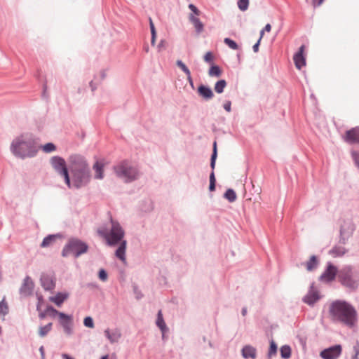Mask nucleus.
I'll use <instances>...</instances> for the list:
<instances>
[{
	"instance_id": "3c124183",
	"label": "nucleus",
	"mask_w": 359,
	"mask_h": 359,
	"mask_svg": "<svg viewBox=\"0 0 359 359\" xmlns=\"http://www.w3.org/2000/svg\"><path fill=\"white\" fill-rule=\"evenodd\" d=\"M216 180L215 177L214 172L212 171L210 175V182L215 183Z\"/></svg>"
},
{
	"instance_id": "79ce46f5",
	"label": "nucleus",
	"mask_w": 359,
	"mask_h": 359,
	"mask_svg": "<svg viewBox=\"0 0 359 359\" xmlns=\"http://www.w3.org/2000/svg\"><path fill=\"white\" fill-rule=\"evenodd\" d=\"M83 324L86 327L89 328L94 327V323L93 318L90 316L86 317L83 320Z\"/></svg>"
},
{
	"instance_id": "473e14b6",
	"label": "nucleus",
	"mask_w": 359,
	"mask_h": 359,
	"mask_svg": "<svg viewBox=\"0 0 359 359\" xmlns=\"http://www.w3.org/2000/svg\"><path fill=\"white\" fill-rule=\"evenodd\" d=\"M224 197L230 202H233L236 199V194L233 189H229L224 194Z\"/></svg>"
},
{
	"instance_id": "f03ea898",
	"label": "nucleus",
	"mask_w": 359,
	"mask_h": 359,
	"mask_svg": "<svg viewBox=\"0 0 359 359\" xmlns=\"http://www.w3.org/2000/svg\"><path fill=\"white\" fill-rule=\"evenodd\" d=\"M111 228L109 233L104 229H100L97 233L100 236L105 238L109 245H115L121 242L119 247L116 251V256L122 262L126 261L125 252L126 249V241L123 240L124 237V231L120 224L111 219Z\"/></svg>"
},
{
	"instance_id": "864d4df0",
	"label": "nucleus",
	"mask_w": 359,
	"mask_h": 359,
	"mask_svg": "<svg viewBox=\"0 0 359 359\" xmlns=\"http://www.w3.org/2000/svg\"><path fill=\"white\" fill-rule=\"evenodd\" d=\"M265 32H269L271 29V26L270 24L266 25L265 27L263 29Z\"/></svg>"
},
{
	"instance_id": "39448f33",
	"label": "nucleus",
	"mask_w": 359,
	"mask_h": 359,
	"mask_svg": "<svg viewBox=\"0 0 359 359\" xmlns=\"http://www.w3.org/2000/svg\"><path fill=\"white\" fill-rule=\"evenodd\" d=\"M338 280L346 287L355 289L359 285V273L350 266H345L339 271Z\"/></svg>"
},
{
	"instance_id": "7c9ffc66",
	"label": "nucleus",
	"mask_w": 359,
	"mask_h": 359,
	"mask_svg": "<svg viewBox=\"0 0 359 359\" xmlns=\"http://www.w3.org/2000/svg\"><path fill=\"white\" fill-rule=\"evenodd\" d=\"M55 236L50 235L46 237L41 244V247L46 248L50 245L55 241Z\"/></svg>"
},
{
	"instance_id": "ea45409f",
	"label": "nucleus",
	"mask_w": 359,
	"mask_h": 359,
	"mask_svg": "<svg viewBox=\"0 0 359 359\" xmlns=\"http://www.w3.org/2000/svg\"><path fill=\"white\" fill-rule=\"evenodd\" d=\"M277 351V346L275 344V342L272 340L270 343V347L269 350V357L271 358L273 355H274L276 353Z\"/></svg>"
},
{
	"instance_id": "e433bc0d",
	"label": "nucleus",
	"mask_w": 359,
	"mask_h": 359,
	"mask_svg": "<svg viewBox=\"0 0 359 359\" xmlns=\"http://www.w3.org/2000/svg\"><path fill=\"white\" fill-rule=\"evenodd\" d=\"M224 41L230 48L233 50H237L238 48L237 43L229 38H225Z\"/></svg>"
},
{
	"instance_id": "1a4fd4ad",
	"label": "nucleus",
	"mask_w": 359,
	"mask_h": 359,
	"mask_svg": "<svg viewBox=\"0 0 359 359\" xmlns=\"http://www.w3.org/2000/svg\"><path fill=\"white\" fill-rule=\"evenodd\" d=\"M354 225L351 221H344L340 229V242L345 244L354 231Z\"/></svg>"
},
{
	"instance_id": "0eeeda50",
	"label": "nucleus",
	"mask_w": 359,
	"mask_h": 359,
	"mask_svg": "<svg viewBox=\"0 0 359 359\" xmlns=\"http://www.w3.org/2000/svg\"><path fill=\"white\" fill-rule=\"evenodd\" d=\"M87 250L88 245L85 243L77 239H72L64 248L62 255L63 257L73 255L74 257H77L86 252Z\"/></svg>"
},
{
	"instance_id": "6e6552de",
	"label": "nucleus",
	"mask_w": 359,
	"mask_h": 359,
	"mask_svg": "<svg viewBox=\"0 0 359 359\" xmlns=\"http://www.w3.org/2000/svg\"><path fill=\"white\" fill-rule=\"evenodd\" d=\"M50 163L53 168L60 175H62L64 178L65 183L70 188L71 187V182L69 179V176L68 174V170L66 167L65 161L59 156H53L50 159Z\"/></svg>"
},
{
	"instance_id": "ddd939ff",
	"label": "nucleus",
	"mask_w": 359,
	"mask_h": 359,
	"mask_svg": "<svg viewBox=\"0 0 359 359\" xmlns=\"http://www.w3.org/2000/svg\"><path fill=\"white\" fill-rule=\"evenodd\" d=\"M59 322L60 325L62 326L64 331L66 334L70 335L72 334V319L70 316H67L64 313H59Z\"/></svg>"
},
{
	"instance_id": "052dcab7",
	"label": "nucleus",
	"mask_w": 359,
	"mask_h": 359,
	"mask_svg": "<svg viewBox=\"0 0 359 359\" xmlns=\"http://www.w3.org/2000/svg\"><path fill=\"white\" fill-rule=\"evenodd\" d=\"M42 301V299L41 297H39V304L37 305V309H39V307H40V303Z\"/></svg>"
},
{
	"instance_id": "bf43d9fd",
	"label": "nucleus",
	"mask_w": 359,
	"mask_h": 359,
	"mask_svg": "<svg viewBox=\"0 0 359 359\" xmlns=\"http://www.w3.org/2000/svg\"><path fill=\"white\" fill-rule=\"evenodd\" d=\"M47 314H46V313L45 311L44 313H40L39 316H40L41 318H43Z\"/></svg>"
},
{
	"instance_id": "20e7f679",
	"label": "nucleus",
	"mask_w": 359,
	"mask_h": 359,
	"mask_svg": "<svg viewBox=\"0 0 359 359\" xmlns=\"http://www.w3.org/2000/svg\"><path fill=\"white\" fill-rule=\"evenodd\" d=\"M11 151L14 156L22 159L32 158L38 152L39 146L32 137L21 135L11 142Z\"/></svg>"
},
{
	"instance_id": "58836bf2",
	"label": "nucleus",
	"mask_w": 359,
	"mask_h": 359,
	"mask_svg": "<svg viewBox=\"0 0 359 359\" xmlns=\"http://www.w3.org/2000/svg\"><path fill=\"white\" fill-rule=\"evenodd\" d=\"M46 313L47 315H48V316H50L51 317H55V315L59 316V313L60 312L57 311L53 307L49 306H47V308L46 309Z\"/></svg>"
},
{
	"instance_id": "5701e85b",
	"label": "nucleus",
	"mask_w": 359,
	"mask_h": 359,
	"mask_svg": "<svg viewBox=\"0 0 359 359\" xmlns=\"http://www.w3.org/2000/svg\"><path fill=\"white\" fill-rule=\"evenodd\" d=\"M104 165L102 163L97 161L94 165L93 169L95 170V177L96 179L101 180L103 178Z\"/></svg>"
},
{
	"instance_id": "bb28decb",
	"label": "nucleus",
	"mask_w": 359,
	"mask_h": 359,
	"mask_svg": "<svg viewBox=\"0 0 359 359\" xmlns=\"http://www.w3.org/2000/svg\"><path fill=\"white\" fill-rule=\"evenodd\" d=\"M318 265V260L316 256L313 255L309 261L306 262V266L308 271H313Z\"/></svg>"
},
{
	"instance_id": "8fccbe9b",
	"label": "nucleus",
	"mask_w": 359,
	"mask_h": 359,
	"mask_svg": "<svg viewBox=\"0 0 359 359\" xmlns=\"http://www.w3.org/2000/svg\"><path fill=\"white\" fill-rule=\"evenodd\" d=\"M260 43V41L258 40V41L253 46L252 48L254 52L257 53L259 50V46Z\"/></svg>"
},
{
	"instance_id": "f257e3e1",
	"label": "nucleus",
	"mask_w": 359,
	"mask_h": 359,
	"mask_svg": "<svg viewBox=\"0 0 359 359\" xmlns=\"http://www.w3.org/2000/svg\"><path fill=\"white\" fill-rule=\"evenodd\" d=\"M332 321L340 323L348 328H353L358 323V313L355 308L346 301L336 300L329 307Z\"/></svg>"
},
{
	"instance_id": "a18cd8bd",
	"label": "nucleus",
	"mask_w": 359,
	"mask_h": 359,
	"mask_svg": "<svg viewBox=\"0 0 359 359\" xmlns=\"http://www.w3.org/2000/svg\"><path fill=\"white\" fill-rule=\"evenodd\" d=\"M98 276L102 281H106L107 279V273L104 269L100 270Z\"/></svg>"
},
{
	"instance_id": "72a5a7b5",
	"label": "nucleus",
	"mask_w": 359,
	"mask_h": 359,
	"mask_svg": "<svg viewBox=\"0 0 359 359\" xmlns=\"http://www.w3.org/2000/svg\"><path fill=\"white\" fill-rule=\"evenodd\" d=\"M45 153H50L56 149V147L53 143H47L43 146H39Z\"/></svg>"
},
{
	"instance_id": "aec40b11",
	"label": "nucleus",
	"mask_w": 359,
	"mask_h": 359,
	"mask_svg": "<svg viewBox=\"0 0 359 359\" xmlns=\"http://www.w3.org/2000/svg\"><path fill=\"white\" fill-rule=\"evenodd\" d=\"M189 19L194 26V28L197 33H201L203 31V24L201 22V21L198 17L194 15L193 14H190L189 16Z\"/></svg>"
},
{
	"instance_id": "9b49d317",
	"label": "nucleus",
	"mask_w": 359,
	"mask_h": 359,
	"mask_svg": "<svg viewBox=\"0 0 359 359\" xmlns=\"http://www.w3.org/2000/svg\"><path fill=\"white\" fill-rule=\"evenodd\" d=\"M341 346L335 345L322 351L320 355L323 359H337L341 355Z\"/></svg>"
},
{
	"instance_id": "7ed1b4c3",
	"label": "nucleus",
	"mask_w": 359,
	"mask_h": 359,
	"mask_svg": "<svg viewBox=\"0 0 359 359\" xmlns=\"http://www.w3.org/2000/svg\"><path fill=\"white\" fill-rule=\"evenodd\" d=\"M69 163L73 186L80 188L86 185L90 180V172L86 160L82 156L75 155L70 156Z\"/></svg>"
},
{
	"instance_id": "de8ad7c7",
	"label": "nucleus",
	"mask_w": 359,
	"mask_h": 359,
	"mask_svg": "<svg viewBox=\"0 0 359 359\" xmlns=\"http://www.w3.org/2000/svg\"><path fill=\"white\" fill-rule=\"evenodd\" d=\"M352 156H353V158L356 165L359 168V154H358L355 151H353V152H352Z\"/></svg>"
},
{
	"instance_id": "c03bdc74",
	"label": "nucleus",
	"mask_w": 359,
	"mask_h": 359,
	"mask_svg": "<svg viewBox=\"0 0 359 359\" xmlns=\"http://www.w3.org/2000/svg\"><path fill=\"white\" fill-rule=\"evenodd\" d=\"M214 60V55L211 52H208L204 55V60L206 62L211 63Z\"/></svg>"
},
{
	"instance_id": "5fc2aeb1",
	"label": "nucleus",
	"mask_w": 359,
	"mask_h": 359,
	"mask_svg": "<svg viewBox=\"0 0 359 359\" xmlns=\"http://www.w3.org/2000/svg\"><path fill=\"white\" fill-rule=\"evenodd\" d=\"M209 189L210 191H213L215 189V183L210 182Z\"/></svg>"
},
{
	"instance_id": "680f3d73",
	"label": "nucleus",
	"mask_w": 359,
	"mask_h": 359,
	"mask_svg": "<svg viewBox=\"0 0 359 359\" xmlns=\"http://www.w3.org/2000/svg\"><path fill=\"white\" fill-rule=\"evenodd\" d=\"M247 310L245 308L243 309L242 310V314L243 316H245L246 314Z\"/></svg>"
},
{
	"instance_id": "412c9836",
	"label": "nucleus",
	"mask_w": 359,
	"mask_h": 359,
	"mask_svg": "<svg viewBox=\"0 0 359 359\" xmlns=\"http://www.w3.org/2000/svg\"><path fill=\"white\" fill-rule=\"evenodd\" d=\"M198 93L201 97H203V98H205L206 100H210V99L212 98L214 96V94H213L212 90L210 88L206 87L203 85H201L198 87Z\"/></svg>"
},
{
	"instance_id": "2f4dec72",
	"label": "nucleus",
	"mask_w": 359,
	"mask_h": 359,
	"mask_svg": "<svg viewBox=\"0 0 359 359\" xmlns=\"http://www.w3.org/2000/svg\"><path fill=\"white\" fill-rule=\"evenodd\" d=\"M280 355L282 358L287 359L291 355V348L289 346H283L280 348Z\"/></svg>"
},
{
	"instance_id": "4468645a",
	"label": "nucleus",
	"mask_w": 359,
	"mask_h": 359,
	"mask_svg": "<svg viewBox=\"0 0 359 359\" xmlns=\"http://www.w3.org/2000/svg\"><path fill=\"white\" fill-rule=\"evenodd\" d=\"M344 140L350 144H359V127L353 128L345 133Z\"/></svg>"
},
{
	"instance_id": "49530a36",
	"label": "nucleus",
	"mask_w": 359,
	"mask_h": 359,
	"mask_svg": "<svg viewBox=\"0 0 359 359\" xmlns=\"http://www.w3.org/2000/svg\"><path fill=\"white\" fill-rule=\"evenodd\" d=\"M353 351H354V356L353 359H358V356L359 355V342L356 341L355 344L353 346Z\"/></svg>"
},
{
	"instance_id": "37998d69",
	"label": "nucleus",
	"mask_w": 359,
	"mask_h": 359,
	"mask_svg": "<svg viewBox=\"0 0 359 359\" xmlns=\"http://www.w3.org/2000/svg\"><path fill=\"white\" fill-rule=\"evenodd\" d=\"M189 8L192 11L191 14L194 15L198 17L201 15V11L194 4H189Z\"/></svg>"
},
{
	"instance_id": "c756f323",
	"label": "nucleus",
	"mask_w": 359,
	"mask_h": 359,
	"mask_svg": "<svg viewBox=\"0 0 359 359\" xmlns=\"http://www.w3.org/2000/svg\"><path fill=\"white\" fill-rule=\"evenodd\" d=\"M226 82L225 81V80H223V79L219 80L215 85V90L217 93H222L224 91V89L226 87Z\"/></svg>"
},
{
	"instance_id": "6e6d98bb",
	"label": "nucleus",
	"mask_w": 359,
	"mask_h": 359,
	"mask_svg": "<svg viewBox=\"0 0 359 359\" xmlns=\"http://www.w3.org/2000/svg\"><path fill=\"white\" fill-rule=\"evenodd\" d=\"M39 351L41 354V358L42 359H44L45 358V354H44V348L43 346H41L40 348H39Z\"/></svg>"
},
{
	"instance_id": "f704fd0d",
	"label": "nucleus",
	"mask_w": 359,
	"mask_h": 359,
	"mask_svg": "<svg viewBox=\"0 0 359 359\" xmlns=\"http://www.w3.org/2000/svg\"><path fill=\"white\" fill-rule=\"evenodd\" d=\"M149 25H150V29H151V45L154 46L155 44V41H156V29H155V27H154V22H153L151 18H149Z\"/></svg>"
},
{
	"instance_id": "4c0bfd02",
	"label": "nucleus",
	"mask_w": 359,
	"mask_h": 359,
	"mask_svg": "<svg viewBox=\"0 0 359 359\" xmlns=\"http://www.w3.org/2000/svg\"><path fill=\"white\" fill-rule=\"evenodd\" d=\"M8 312V306L7 303L5 302V299H4L0 302V313L5 316Z\"/></svg>"
},
{
	"instance_id": "2eb2a0df",
	"label": "nucleus",
	"mask_w": 359,
	"mask_h": 359,
	"mask_svg": "<svg viewBox=\"0 0 359 359\" xmlns=\"http://www.w3.org/2000/svg\"><path fill=\"white\" fill-rule=\"evenodd\" d=\"M104 335L109 339L111 343L118 342L121 337V333L120 330L115 329L114 330H111L109 329H107L104 330Z\"/></svg>"
},
{
	"instance_id": "f3484780",
	"label": "nucleus",
	"mask_w": 359,
	"mask_h": 359,
	"mask_svg": "<svg viewBox=\"0 0 359 359\" xmlns=\"http://www.w3.org/2000/svg\"><path fill=\"white\" fill-rule=\"evenodd\" d=\"M34 288V283L32 279L29 277H27L24 280L23 285L20 289L21 292L25 295L30 294Z\"/></svg>"
},
{
	"instance_id": "09e8293b",
	"label": "nucleus",
	"mask_w": 359,
	"mask_h": 359,
	"mask_svg": "<svg viewBox=\"0 0 359 359\" xmlns=\"http://www.w3.org/2000/svg\"><path fill=\"white\" fill-rule=\"evenodd\" d=\"M231 102L230 101H226L224 104V109L228 111V112H230L231 111Z\"/></svg>"
},
{
	"instance_id": "4d7b16f0",
	"label": "nucleus",
	"mask_w": 359,
	"mask_h": 359,
	"mask_svg": "<svg viewBox=\"0 0 359 359\" xmlns=\"http://www.w3.org/2000/svg\"><path fill=\"white\" fill-rule=\"evenodd\" d=\"M62 357L63 359H74L72 357H70L69 355L64 353L62 355Z\"/></svg>"
},
{
	"instance_id": "e2e57ef3",
	"label": "nucleus",
	"mask_w": 359,
	"mask_h": 359,
	"mask_svg": "<svg viewBox=\"0 0 359 359\" xmlns=\"http://www.w3.org/2000/svg\"><path fill=\"white\" fill-rule=\"evenodd\" d=\"M100 359H109V356L107 355L102 356Z\"/></svg>"
},
{
	"instance_id": "393cba45",
	"label": "nucleus",
	"mask_w": 359,
	"mask_h": 359,
	"mask_svg": "<svg viewBox=\"0 0 359 359\" xmlns=\"http://www.w3.org/2000/svg\"><path fill=\"white\" fill-rule=\"evenodd\" d=\"M156 325L161 329L162 332H164L167 330L165 323L163 318L162 311L161 310L158 312Z\"/></svg>"
},
{
	"instance_id": "f8f14e48",
	"label": "nucleus",
	"mask_w": 359,
	"mask_h": 359,
	"mask_svg": "<svg viewBox=\"0 0 359 359\" xmlns=\"http://www.w3.org/2000/svg\"><path fill=\"white\" fill-rule=\"evenodd\" d=\"M306 46L304 45L301 46L299 50L294 55L293 60L295 67L298 69H301L302 67L306 66Z\"/></svg>"
},
{
	"instance_id": "9d476101",
	"label": "nucleus",
	"mask_w": 359,
	"mask_h": 359,
	"mask_svg": "<svg viewBox=\"0 0 359 359\" xmlns=\"http://www.w3.org/2000/svg\"><path fill=\"white\" fill-rule=\"evenodd\" d=\"M338 272L337 268L329 263L325 271L320 276V280L323 283H330L335 279L337 275L338 276Z\"/></svg>"
},
{
	"instance_id": "cd10ccee",
	"label": "nucleus",
	"mask_w": 359,
	"mask_h": 359,
	"mask_svg": "<svg viewBox=\"0 0 359 359\" xmlns=\"http://www.w3.org/2000/svg\"><path fill=\"white\" fill-rule=\"evenodd\" d=\"M210 76L219 77L222 75V70L217 65H212L209 69Z\"/></svg>"
},
{
	"instance_id": "603ef678",
	"label": "nucleus",
	"mask_w": 359,
	"mask_h": 359,
	"mask_svg": "<svg viewBox=\"0 0 359 359\" xmlns=\"http://www.w3.org/2000/svg\"><path fill=\"white\" fill-rule=\"evenodd\" d=\"M324 0H313V4L314 6H320L323 4Z\"/></svg>"
},
{
	"instance_id": "dca6fc26",
	"label": "nucleus",
	"mask_w": 359,
	"mask_h": 359,
	"mask_svg": "<svg viewBox=\"0 0 359 359\" xmlns=\"http://www.w3.org/2000/svg\"><path fill=\"white\" fill-rule=\"evenodd\" d=\"M41 283L43 287L46 290H50L55 287L53 278L49 275H43L41 278Z\"/></svg>"
},
{
	"instance_id": "4be33fe9",
	"label": "nucleus",
	"mask_w": 359,
	"mask_h": 359,
	"mask_svg": "<svg viewBox=\"0 0 359 359\" xmlns=\"http://www.w3.org/2000/svg\"><path fill=\"white\" fill-rule=\"evenodd\" d=\"M242 355L245 358H255L256 357V350L251 346H245L242 349Z\"/></svg>"
},
{
	"instance_id": "423d86ee",
	"label": "nucleus",
	"mask_w": 359,
	"mask_h": 359,
	"mask_svg": "<svg viewBox=\"0 0 359 359\" xmlns=\"http://www.w3.org/2000/svg\"><path fill=\"white\" fill-rule=\"evenodd\" d=\"M116 175L126 182H129L137 179L138 172L127 162H122L114 167Z\"/></svg>"
},
{
	"instance_id": "c85d7f7f",
	"label": "nucleus",
	"mask_w": 359,
	"mask_h": 359,
	"mask_svg": "<svg viewBox=\"0 0 359 359\" xmlns=\"http://www.w3.org/2000/svg\"><path fill=\"white\" fill-rule=\"evenodd\" d=\"M52 329V323H50L45 326L40 327L39 328V334L40 337H45Z\"/></svg>"
},
{
	"instance_id": "b1692460",
	"label": "nucleus",
	"mask_w": 359,
	"mask_h": 359,
	"mask_svg": "<svg viewBox=\"0 0 359 359\" xmlns=\"http://www.w3.org/2000/svg\"><path fill=\"white\" fill-rule=\"evenodd\" d=\"M346 249L341 246H335L330 251V254L334 257H340L346 253Z\"/></svg>"
},
{
	"instance_id": "a878e982",
	"label": "nucleus",
	"mask_w": 359,
	"mask_h": 359,
	"mask_svg": "<svg viewBox=\"0 0 359 359\" xmlns=\"http://www.w3.org/2000/svg\"><path fill=\"white\" fill-rule=\"evenodd\" d=\"M177 65L185 73V74L187 76V79L189 81L190 83L192 85L193 82H192V79H191V72H190L189 69L187 68V67L181 60L177 61Z\"/></svg>"
},
{
	"instance_id": "a19ab883",
	"label": "nucleus",
	"mask_w": 359,
	"mask_h": 359,
	"mask_svg": "<svg viewBox=\"0 0 359 359\" xmlns=\"http://www.w3.org/2000/svg\"><path fill=\"white\" fill-rule=\"evenodd\" d=\"M248 5L249 0H238V6L243 11H246L248 9Z\"/></svg>"
},
{
	"instance_id": "13d9d810",
	"label": "nucleus",
	"mask_w": 359,
	"mask_h": 359,
	"mask_svg": "<svg viewBox=\"0 0 359 359\" xmlns=\"http://www.w3.org/2000/svg\"><path fill=\"white\" fill-rule=\"evenodd\" d=\"M264 32H265V31H264V29H262V30L260 32V37H259V41H261V40H262V37H263V36H264Z\"/></svg>"
},
{
	"instance_id": "c9c22d12",
	"label": "nucleus",
	"mask_w": 359,
	"mask_h": 359,
	"mask_svg": "<svg viewBox=\"0 0 359 359\" xmlns=\"http://www.w3.org/2000/svg\"><path fill=\"white\" fill-rule=\"evenodd\" d=\"M217 158V143L216 142L213 144V152L211 156V162H210V166L212 169H215V161Z\"/></svg>"
},
{
	"instance_id": "6ab92c4d",
	"label": "nucleus",
	"mask_w": 359,
	"mask_h": 359,
	"mask_svg": "<svg viewBox=\"0 0 359 359\" xmlns=\"http://www.w3.org/2000/svg\"><path fill=\"white\" fill-rule=\"evenodd\" d=\"M69 294L66 292H58L54 297H50L49 300L60 306L68 298Z\"/></svg>"
},
{
	"instance_id": "a211bd4d",
	"label": "nucleus",
	"mask_w": 359,
	"mask_h": 359,
	"mask_svg": "<svg viewBox=\"0 0 359 359\" xmlns=\"http://www.w3.org/2000/svg\"><path fill=\"white\" fill-rule=\"evenodd\" d=\"M319 299L318 292L313 289L309 290L308 294L304 297V302L308 304H313Z\"/></svg>"
}]
</instances>
